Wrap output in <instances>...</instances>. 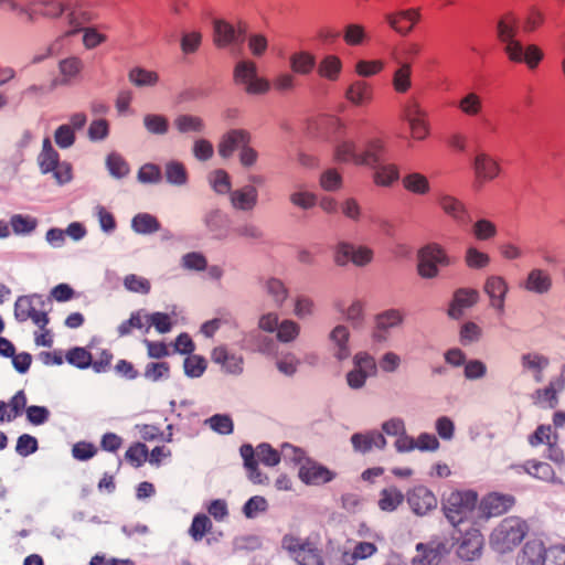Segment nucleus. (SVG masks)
Here are the masks:
<instances>
[{"mask_svg": "<svg viewBox=\"0 0 565 565\" xmlns=\"http://www.w3.org/2000/svg\"><path fill=\"white\" fill-rule=\"evenodd\" d=\"M387 143L381 137L366 139L362 146L354 140L345 139L334 148V159L340 163L366 167L374 171L373 181L379 186L388 188L399 179L397 164L386 162Z\"/></svg>", "mask_w": 565, "mask_h": 565, "instance_id": "obj_1", "label": "nucleus"}, {"mask_svg": "<svg viewBox=\"0 0 565 565\" xmlns=\"http://www.w3.org/2000/svg\"><path fill=\"white\" fill-rule=\"evenodd\" d=\"M497 39L502 44V50L508 58L514 63H525L530 70L539 66L544 57L543 51L535 44L523 46L516 39L519 19L512 12L502 14L495 26Z\"/></svg>", "mask_w": 565, "mask_h": 565, "instance_id": "obj_2", "label": "nucleus"}, {"mask_svg": "<svg viewBox=\"0 0 565 565\" xmlns=\"http://www.w3.org/2000/svg\"><path fill=\"white\" fill-rule=\"evenodd\" d=\"M478 493L473 490H454L443 499L441 509L447 521L458 529L463 523L480 524Z\"/></svg>", "mask_w": 565, "mask_h": 565, "instance_id": "obj_3", "label": "nucleus"}, {"mask_svg": "<svg viewBox=\"0 0 565 565\" xmlns=\"http://www.w3.org/2000/svg\"><path fill=\"white\" fill-rule=\"evenodd\" d=\"M1 9L21 23H33L40 17L58 18L68 11L62 2H0Z\"/></svg>", "mask_w": 565, "mask_h": 565, "instance_id": "obj_4", "label": "nucleus"}, {"mask_svg": "<svg viewBox=\"0 0 565 565\" xmlns=\"http://www.w3.org/2000/svg\"><path fill=\"white\" fill-rule=\"evenodd\" d=\"M527 532L526 523L516 516L503 519L492 531L491 546L499 553H507L518 546Z\"/></svg>", "mask_w": 565, "mask_h": 565, "instance_id": "obj_5", "label": "nucleus"}, {"mask_svg": "<svg viewBox=\"0 0 565 565\" xmlns=\"http://www.w3.org/2000/svg\"><path fill=\"white\" fill-rule=\"evenodd\" d=\"M452 259L446 249L437 244L429 243L417 253V274L423 279H435L439 276V267H448Z\"/></svg>", "mask_w": 565, "mask_h": 565, "instance_id": "obj_6", "label": "nucleus"}, {"mask_svg": "<svg viewBox=\"0 0 565 565\" xmlns=\"http://www.w3.org/2000/svg\"><path fill=\"white\" fill-rule=\"evenodd\" d=\"M281 545L299 565H324L322 550L310 539L287 534L282 537Z\"/></svg>", "mask_w": 565, "mask_h": 565, "instance_id": "obj_7", "label": "nucleus"}, {"mask_svg": "<svg viewBox=\"0 0 565 565\" xmlns=\"http://www.w3.org/2000/svg\"><path fill=\"white\" fill-rule=\"evenodd\" d=\"M14 317L20 322L32 320L40 329L49 323L45 300L40 295L21 296L14 303Z\"/></svg>", "mask_w": 565, "mask_h": 565, "instance_id": "obj_8", "label": "nucleus"}, {"mask_svg": "<svg viewBox=\"0 0 565 565\" xmlns=\"http://www.w3.org/2000/svg\"><path fill=\"white\" fill-rule=\"evenodd\" d=\"M233 82L235 85L244 86V90L249 95L266 94L270 88L267 79L257 76V66L249 60H242L235 64Z\"/></svg>", "mask_w": 565, "mask_h": 565, "instance_id": "obj_9", "label": "nucleus"}, {"mask_svg": "<svg viewBox=\"0 0 565 565\" xmlns=\"http://www.w3.org/2000/svg\"><path fill=\"white\" fill-rule=\"evenodd\" d=\"M455 540L458 543L457 555L459 558L472 562L481 556L484 540L477 525H471L460 539Z\"/></svg>", "mask_w": 565, "mask_h": 565, "instance_id": "obj_10", "label": "nucleus"}, {"mask_svg": "<svg viewBox=\"0 0 565 565\" xmlns=\"http://www.w3.org/2000/svg\"><path fill=\"white\" fill-rule=\"evenodd\" d=\"M515 503V498L511 494L492 492L487 494L479 502L480 524L492 516H499L507 513Z\"/></svg>", "mask_w": 565, "mask_h": 565, "instance_id": "obj_11", "label": "nucleus"}, {"mask_svg": "<svg viewBox=\"0 0 565 565\" xmlns=\"http://www.w3.org/2000/svg\"><path fill=\"white\" fill-rule=\"evenodd\" d=\"M407 503L418 516H424L437 508L438 501L431 490L425 486H416L406 493Z\"/></svg>", "mask_w": 565, "mask_h": 565, "instance_id": "obj_12", "label": "nucleus"}, {"mask_svg": "<svg viewBox=\"0 0 565 565\" xmlns=\"http://www.w3.org/2000/svg\"><path fill=\"white\" fill-rule=\"evenodd\" d=\"M473 172L476 184L482 186L484 183L497 179L501 173L499 161L487 152H479L473 159Z\"/></svg>", "mask_w": 565, "mask_h": 565, "instance_id": "obj_13", "label": "nucleus"}, {"mask_svg": "<svg viewBox=\"0 0 565 565\" xmlns=\"http://www.w3.org/2000/svg\"><path fill=\"white\" fill-rule=\"evenodd\" d=\"M405 312L401 309L391 308L375 316V328L372 338L376 342L387 340V331L404 323Z\"/></svg>", "mask_w": 565, "mask_h": 565, "instance_id": "obj_14", "label": "nucleus"}, {"mask_svg": "<svg viewBox=\"0 0 565 565\" xmlns=\"http://www.w3.org/2000/svg\"><path fill=\"white\" fill-rule=\"evenodd\" d=\"M373 258V252L367 247H355L348 243H341L338 245L334 262L339 266H344L349 262H352L356 266H365L371 263Z\"/></svg>", "mask_w": 565, "mask_h": 565, "instance_id": "obj_15", "label": "nucleus"}, {"mask_svg": "<svg viewBox=\"0 0 565 565\" xmlns=\"http://www.w3.org/2000/svg\"><path fill=\"white\" fill-rule=\"evenodd\" d=\"M334 472L315 460L306 459L299 467V479L310 486H320L330 482L334 478Z\"/></svg>", "mask_w": 565, "mask_h": 565, "instance_id": "obj_16", "label": "nucleus"}, {"mask_svg": "<svg viewBox=\"0 0 565 565\" xmlns=\"http://www.w3.org/2000/svg\"><path fill=\"white\" fill-rule=\"evenodd\" d=\"M483 291L490 299V307L502 315L504 312L505 298L509 291L507 280L501 276H489L484 281Z\"/></svg>", "mask_w": 565, "mask_h": 565, "instance_id": "obj_17", "label": "nucleus"}, {"mask_svg": "<svg viewBox=\"0 0 565 565\" xmlns=\"http://www.w3.org/2000/svg\"><path fill=\"white\" fill-rule=\"evenodd\" d=\"M250 140L252 136L246 129H231L222 136L217 152L223 159H228L236 149H242L246 143H250Z\"/></svg>", "mask_w": 565, "mask_h": 565, "instance_id": "obj_18", "label": "nucleus"}, {"mask_svg": "<svg viewBox=\"0 0 565 565\" xmlns=\"http://www.w3.org/2000/svg\"><path fill=\"white\" fill-rule=\"evenodd\" d=\"M455 546V537L451 540H433L427 544L419 543L416 546L418 552L423 553L420 563L424 565L437 564L441 557L448 555Z\"/></svg>", "mask_w": 565, "mask_h": 565, "instance_id": "obj_19", "label": "nucleus"}, {"mask_svg": "<svg viewBox=\"0 0 565 565\" xmlns=\"http://www.w3.org/2000/svg\"><path fill=\"white\" fill-rule=\"evenodd\" d=\"M520 286L527 292L545 295L551 291L553 279L547 270L543 268H532Z\"/></svg>", "mask_w": 565, "mask_h": 565, "instance_id": "obj_20", "label": "nucleus"}, {"mask_svg": "<svg viewBox=\"0 0 565 565\" xmlns=\"http://www.w3.org/2000/svg\"><path fill=\"white\" fill-rule=\"evenodd\" d=\"M479 298L480 295L477 289H457L454 292V297L448 309V316L452 319H459L466 309L473 307L479 301Z\"/></svg>", "mask_w": 565, "mask_h": 565, "instance_id": "obj_21", "label": "nucleus"}, {"mask_svg": "<svg viewBox=\"0 0 565 565\" xmlns=\"http://www.w3.org/2000/svg\"><path fill=\"white\" fill-rule=\"evenodd\" d=\"M246 25L239 23L238 29L227 23L224 20H214V43L218 47H225L231 43L239 41L241 36L245 34Z\"/></svg>", "mask_w": 565, "mask_h": 565, "instance_id": "obj_22", "label": "nucleus"}, {"mask_svg": "<svg viewBox=\"0 0 565 565\" xmlns=\"http://www.w3.org/2000/svg\"><path fill=\"white\" fill-rule=\"evenodd\" d=\"M520 468L531 477L541 481L554 484H563V480L556 476L553 467L545 461L535 459L527 460L522 466H520Z\"/></svg>", "mask_w": 565, "mask_h": 565, "instance_id": "obj_23", "label": "nucleus"}, {"mask_svg": "<svg viewBox=\"0 0 565 565\" xmlns=\"http://www.w3.org/2000/svg\"><path fill=\"white\" fill-rule=\"evenodd\" d=\"M231 204L235 210L248 212L258 203V191L254 185H245L230 193Z\"/></svg>", "mask_w": 565, "mask_h": 565, "instance_id": "obj_24", "label": "nucleus"}, {"mask_svg": "<svg viewBox=\"0 0 565 565\" xmlns=\"http://www.w3.org/2000/svg\"><path fill=\"white\" fill-rule=\"evenodd\" d=\"M438 204L444 213L450 216L458 224H467L470 221L468 210L457 198L444 194L439 198Z\"/></svg>", "mask_w": 565, "mask_h": 565, "instance_id": "obj_25", "label": "nucleus"}, {"mask_svg": "<svg viewBox=\"0 0 565 565\" xmlns=\"http://www.w3.org/2000/svg\"><path fill=\"white\" fill-rule=\"evenodd\" d=\"M418 19L419 11L417 9L403 10L386 15L388 24L401 34L411 32Z\"/></svg>", "mask_w": 565, "mask_h": 565, "instance_id": "obj_26", "label": "nucleus"}, {"mask_svg": "<svg viewBox=\"0 0 565 565\" xmlns=\"http://www.w3.org/2000/svg\"><path fill=\"white\" fill-rule=\"evenodd\" d=\"M211 359L214 363L231 374H239L243 371V358L231 354L225 347H217L212 351Z\"/></svg>", "mask_w": 565, "mask_h": 565, "instance_id": "obj_27", "label": "nucleus"}, {"mask_svg": "<svg viewBox=\"0 0 565 565\" xmlns=\"http://www.w3.org/2000/svg\"><path fill=\"white\" fill-rule=\"evenodd\" d=\"M372 97V86L362 79L353 82L345 92V98L355 106L369 104Z\"/></svg>", "mask_w": 565, "mask_h": 565, "instance_id": "obj_28", "label": "nucleus"}, {"mask_svg": "<svg viewBox=\"0 0 565 565\" xmlns=\"http://www.w3.org/2000/svg\"><path fill=\"white\" fill-rule=\"evenodd\" d=\"M329 338L333 342L335 348L334 356L339 361L348 359L351 354V350L349 348V329L343 324H339L332 329Z\"/></svg>", "mask_w": 565, "mask_h": 565, "instance_id": "obj_29", "label": "nucleus"}, {"mask_svg": "<svg viewBox=\"0 0 565 565\" xmlns=\"http://www.w3.org/2000/svg\"><path fill=\"white\" fill-rule=\"evenodd\" d=\"M60 162V154L53 148L50 138H44L42 142V150L38 156V164L43 174L53 171L54 167Z\"/></svg>", "mask_w": 565, "mask_h": 565, "instance_id": "obj_30", "label": "nucleus"}, {"mask_svg": "<svg viewBox=\"0 0 565 565\" xmlns=\"http://www.w3.org/2000/svg\"><path fill=\"white\" fill-rule=\"evenodd\" d=\"M398 67L393 74L392 85L396 93L404 94L412 87V65L396 60Z\"/></svg>", "mask_w": 565, "mask_h": 565, "instance_id": "obj_31", "label": "nucleus"}, {"mask_svg": "<svg viewBox=\"0 0 565 565\" xmlns=\"http://www.w3.org/2000/svg\"><path fill=\"white\" fill-rule=\"evenodd\" d=\"M542 553V542H527L518 556V565H543Z\"/></svg>", "mask_w": 565, "mask_h": 565, "instance_id": "obj_32", "label": "nucleus"}, {"mask_svg": "<svg viewBox=\"0 0 565 565\" xmlns=\"http://www.w3.org/2000/svg\"><path fill=\"white\" fill-rule=\"evenodd\" d=\"M404 493L396 487H388L381 491L379 508L385 512L395 511L404 501Z\"/></svg>", "mask_w": 565, "mask_h": 565, "instance_id": "obj_33", "label": "nucleus"}, {"mask_svg": "<svg viewBox=\"0 0 565 565\" xmlns=\"http://www.w3.org/2000/svg\"><path fill=\"white\" fill-rule=\"evenodd\" d=\"M174 127L180 134L203 132L205 129L204 120L194 115H179L173 120Z\"/></svg>", "mask_w": 565, "mask_h": 565, "instance_id": "obj_34", "label": "nucleus"}, {"mask_svg": "<svg viewBox=\"0 0 565 565\" xmlns=\"http://www.w3.org/2000/svg\"><path fill=\"white\" fill-rule=\"evenodd\" d=\"M521 364L523 369L533 371L536 382L542 381V372L550 364L548 358L539 353H525L521 356Z\"/></svg>", "mask_w": 565, "mask_h": 565, "instance_id": "obj_35", "label": "nucleus"}, {"mask_svg": "<svg viewBox=\"0 0 565 565\" xmlns=\"http://www.w3.org/2000/svg\"><path fill=\"white\" fill-rule=\"evenodd\" d=\"M402 182L405 190L417 195H425L430 191L428 179L419 172L406 174Z\"/></svg>", "mask_w": 565, "mask_h": 565, "instance_id": "obj_36", "label": "nucleus"}, {"mask_svg": "<svg viewBox=\"0 0 565 565\" xmlns=\"http://www.w3.org/2000/svg\"><path fill=\"white\" fill-rule=\"evenodd\" d=\"M131 227L138 234H152L160 230V223L149 213H139L131 220Z\"/></svg>", "mask_w": 565, "mask_h": 565, "instance_id": "obj_37", "label": "nucleus"}, {"mask_svg": "<svg viewBox=\"0 0 565 565\" xmlns=\"http://www.w3.org/2000/svg\"><path fill=\"white\" fill-rule=\"evenodd\" d=\"M164 177L168 183L182 186L188 182V172L182 162L169 161L164 166Z\"/></svg>", "mask_w": 565, "mask_h": 565, "instance_id": "obj_38", "label": "nucleus"}, {"mask_svg": "<svg viewBox=\"0 0 565 565\" xmlns=\"http://www.w3.org/2000/svg\"><path fill=\"white\" fill-rule=\"evenodd\" d=\"M264 290L271 297L277 307H281L288 297V289L278 278H268L264 282Z\"/></svg>", "mask_w": 565, "mask_h": 565, "instance_id": "obj_39", "label": "nucleus"}, {"mask_svg": "<svg viewBox=\"0 0 565 565\" xmlns=\"http://www.w3.org/2000/svg\"><path fill=\"white\" fill-rule=\"evenodd\" d=\"M482 98L475 92L466 94L458 102L459 110L469 117H476L482 111Z\"/></svg>", "mask_w": 565, "mask_h": 565, "instance_id": "obj_40", "label": "nucleus"}, {"mask_svg": "<svg viewBox=\"0 0 565 565\" xmlns=\"http://www.w3.org/2000/svg\"><path fill=\"white\" fill-rule=\"evenodd\" d=\"M129 81L138 87L154 86L159 81V75L154 71H148L142 67H135L128 74Z\"/></svg>", "mask_w": 565, "mask_h": 565, "instance_id": "obj_41", "label": "nucleus"}, {"mask_svg": "<svg viewBox=\"0 0 565 565\" xmlns=\"http://www.w3.org/2000/svg\"><path fill=\"white\" fill-rule=\"evenodd\" d=\"M341 68L342 63L340 58L335 55H328L320 62L318 66V73L320 76L329 81H335L339 77Z\"/></svg>", "mask_w": 565, "mask_h": 565, "instance_id": "obj_42", "label": "nucleus"}, {"mask_svg": "<svg viewBox=\"0 0 565 565\" xmlns=\"http://www.w3.org/2000/svg\"><path fill=\"white\" fill-rule=\"evenodd\" d=\"M143 126L151 135H166L169 131V120L159 114H147L143 116Z\"/></svg>", "mask_w": 565, "mask_h": 565, "instance_id": "obj_43", "label": "nucleus"}, {"mask_svg": "<svg viewBox=\"0 0 565 565\" xmlns=\"http://www.w3.org/2000/svg\"><path fill=\"white\" fill-rule=\"evenodd\" d=\"M316 64L315 56L307 52L295 53L290 56V66L295 73L308 74Z\"/></svg>", "mask_w": 565, "mask_h": 565, "instance_id": "obj_44", "label": "nucleus"}, {"mask_svg": "<svg viewBox=\"0 0 565 565\" xmlns=\"http://www.w3.org/2000/svg\"><path fill=\"white\" fill-rule=\"evenodd\" d=\"M10 225L15 234L24 235L32 233L36 228L38 221L29 215L14 214L10 218Z\"/></svg>", "mask_w": 565, "mask_h": 565, "instance_id": "obj_45", "label": "nucleus"}, {"mask_svg": "<svg viewBox=\"0 0 565 565\" xmlns=\"http://www.w3.org/2000/svg\"><path fill=\"white\" fill-rule=\"evenodd\" d=\"M106 167L109 171V173L117 179H121L126 177L129 171V164L127 161L118 153L113 152L109 153L106 159Z\"/></svg>", "mask_w": 565, "mask_h": 565, "instance_id": "obj_46", "label": "nucleus"}, {"mask_svg": "<svg viewBox=\"0 0 565 565\" xmlns=\"http://www.w3.org/2000/svg\"><path fill=\"white\" fill-rule=\"evenodd\" d=\"M146 318V332L149 331L150 327H154V329L159 333H167L172 328V322L168 313L164 312H153L151 315H145Z\"/></svg>", "mask_w": 565, "mask_h": 565, "instance_id": "obj_47", "label": "nucleus"}, {"mask_svg": "<svg viewBox=\"0 0 565 565\" xmlns=\"http://www.w3.org/2000/svg\"><path fill=\"white\" fill-rule=\"evenodd\" d=\"M67 22L74 29L67 31L64 36H71L81 30V26L92 20V15L82 8H68Z\"/></svg>", "mask_w": 565, "mask_h": 565, "instance_id": "obj_48", "label": "nucleus"}, {"mask_svg": "<svg viewBox=\"0 0 565 565\" xmlns=\"http://www.w3.org/2000/svg\"><path fill=\"white\" fill-rule=\"evenodd\" d=\"M142 310L135 311L130 315V318L122 321L118 328L117 332L119 337H126L131 333L132 329H142L147 326L146 318Z\"/></svg>", "mask_w": 565, "mask_h": 565, "instance_id": "obj_49", "label": "nucleus"}, {"mask_svg": "<svg viewBox=\"0 0 565 565\" xmlns=\"http://www.w3.org/2000/svg\"><path fill=\"white\" fill-rule=\"evenodd\" d=\"M212 529V522L205 514H196L189 529L191 537L199 542Z\"/></svg>", "mask_w": 565, "mask_h": 565, "instance_id": "obj_50", "label": "nucleus"}, {"mask_svg": "<svg viewBox=\"0 0 565 565\" xmlns=\"http://www.w3.org/2000/svg\"><path fill=\"white\" fill-rule=\"evenodd\" d=\"M202 44V34L199 31L183 32L180 39L181 52L185 55L194 54Z\"/></svg>", "mask_w": 565, "mask_h": 565, "instance_id": "obj_51", "label": "nucleus"}, {"mask_svg": "<svg viewBox=\"0 0 565 565\" xmlns=\"http://www.w3.org/2000/svg\"><path fill=\"white\" fill-rule=\"evenodd\" d=\"M289 201L299 209L309 210L317 204V196L312 192L299 188L297 191L290 193Z\"/></svg>", "mask_w": 565, "mask_h": 565, "instance_id": "obj_52", "label": "nucleus"}, {"mask_svg": "<svg viewBox=\"0 0 565 565\" xmlns=\"http://www.w3.org/2000/svg\"><path fill=\"white\" fill-rule=\"evenodd\" d=\"M143 376L151 382L168 379L170 376V365L168 362L148 363L145 367Z\"/></svg>", "mask_w": 565, "mask_h": 565, "instance_id": "obj_53", "label": "nucleus"}, {"mask_svg": "<svg viewBox=\"0 0 565 565\" xmlns=\"http://www.w3.org/2000/svg\"><path fill=\"white\" fill-rule=\"evenodd\" d=\"M498 233L493 222L487 218L478 220L472 226V234L479 241H489Z\"/></svg>", "mask_w": 565, "mask_h": 565, "instance_id": "obj_54", "label": "nucleus"}, {"mask_svg": "<svg viewBox=\"0 0 565 565\" xmlns=\"http://www.w3.org/2000/svg\"><path fill=\"white\" fill-rule=\"evenodd\" d=\"M66 361L78 367V369H87L92 363V354L84 348H73L71 349L65 356Z\"/></svg>", "mask_w": 565, "mask_h": 565, "instance_id": "obj_55", "label": "nucleus"}, {"mask_svg": "<svg viewBox=\"0 0 565 565\" xmlns=\"http://www.w3.org/2000/svg\"><path fill=\"white\" fill-rule=\"evenodd\" d=\"M209 181L213 190L218 194H226L232 192L230 175L223 169L213 171L209 177Z\"/></svg>", "mask_w": 565, "mask_h": 565, "instance_id": "obj_56", "label": "nucleus"}, {"mask_svg": "<svg viewBox=\"0 0 565 565\" xmlns=\"http://www.w3.org/2000/svg\"><path fill=\"white\" fill-rule=\"evenodd\" d=\"M466 265L471 269H482L490 264L488 254L480 252L476 247H469L465 255Z\"/></svg>", "mask_w": 565, "mask_h": 565, "instance_id": "obj_57", "label": "nucleus"}, {"mask_svg": "<svg viewBox=\"0 0 565 565\" xmlns=\"http://www.w3.org/2000/svg\"><path fill=\"white\" fill-rule=\"evenodd\" d=\"M184 373L190 377H200L205 369H206V361L201 355H189L185 358L184 363Z\"/></svg>", "mask_w": 565, "mask_h": 565, "instance_id": "obj_58", "label": "nucleus"}, {"mask_svg": "<svg viewBox=\"0 0 565 565\" xmlns=\"http://www.w3.org/2000/svg\"><path fill=\"white\" fill-rule=\"evenodd\" d=\"M206 423L209 424L212 430L222 435H230L233 433L234 429L233 420L228 415H213L206 420Z\"/></svg>", "mask_w": 565, "mask_h": 565, "instance_id": "obj_59", "label": "nucleus"}, {"mask_svg": "<svg viewBox=\"0 0 565 565\" xmlns=\"http://www.w3.org/2000/svg\"><path fill=\"white\" fill-rule=\"evenodd\" d=\"M9 408V416H7V422H11L20 416L24 409H26V395L23 390L18 391L7 403Z\"/></svg>", "mask_w": 565, "mask_h": 565, "instance_id": "obj_60", "label": "nucleus"}, {"mask_svg": "<svg viewBox=\"0 0 565 565\" xmlns=\"http://www.w3.org/2000/svg\"><path fill=\"white\" fill-rule=\"evenodd\" d=\"M354 367L369 376H373L376 374V362L375 359L365 353L359 352L353 358Z\"/></svg>", "mask_w": 565, "mask_h": 565, "instance_id": "obj_61", "label": "nucleus"}, {"mask_svg": "<svg viewBox=\"0 0 565 565\" xmlns=\"http://www.w3.org/2000/svg\"><path fill=\"white\" fill-rule=\"evenodd\" d=\"M384 62L381 60H361L355 64V73L362 77H371L381 73L384 70Z\"/></svg>", "mask_w": 565, "mask_h": 565, "instance_id": "obj_62", "label": "nucleus"}, {"mask_svg": "<svg viewBox=\"0 0 565 565\" xmlns=\"http://www.w3.org/2000/svg\"><path fill=\"white\" fill-rule=\"evenodd\" d=\"M58 68L61 74L65 77V79L68 81L81 73L83 68V62L81 58L76 56H71L62 60L58 64Z\"/></svg>", "mask_w": 565, "mask_h": 565, "instance_id": "obj_63", "label": "nucleus"}, {"mask_svg": "<svg viewBox=\"0 0 565 565\" xmlns=\"http://www.w3.org/2000/svg\"><path fill=\"white\" fill-rule=\"evenodd\" d=\"M542 554L543 565H565L564 546H552L547 550L543 546Z\"/></svg>", "mask_w": 565, "mask_h": 565, "instance_id": "obj_64", "label": "nucleus"}]
</instances>
